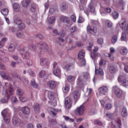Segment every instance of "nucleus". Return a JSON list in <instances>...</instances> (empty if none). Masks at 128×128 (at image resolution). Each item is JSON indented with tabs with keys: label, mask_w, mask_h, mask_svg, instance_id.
I'll use <instances>...</instances> for the list:
<instances>
[{
	"label": "nucleus",
	"mask_w": 128,
	"mask_h": 128,
	"mask_svg": "<svg viewBox=\"0 0 128 128\" xmlns=\"http://www.w3.org/2000/svg\"><path fill=\"white\" fill-rule=\"evenodd\" d=\"M88 8H89L90 11L91 12H94L95 11V8L94 7L91 5V4H90L88 6Z\"/></svg>",
	"instance_id": "44"
},
{
	"label": "nucleus",
	"mask_w": 128,
	"mask_h": 128,
	"mask_svg": "<svg viewBox=\"0 0 128 128\" xmlns=\"http://www.w3.org/2000/svg\"><path fill=\"white\" fill-rule=\"evenodd\" d=\"M117 36H114L112 38V42L113 44L115 43L117 41Z\"/></svg>",
	"instance_id": "50"
},
{
	"label": "nucleus",
	"mask_w": 128,
	"mask_h": 128,
	"mask_svg": "<svg viewBox=\"0 0 128 128\" xmlns=\"http://www.w3.org/2000/svg\"><path fill=\"white\" fill-rule=\"evenodd\" d=\"M85 52L84 50H80L78 54V58L80 59L83 58L85 56Z\"/></svg>",
	"instance_id": "24"
},
{
	"label": "nucleus",
	"mask_w": 128,
	"mask_h": 128,
	"mask_svg": "<svg viewBox=\"0 0 128 128\" xmlns=\"http://www.w3.org/2000/svg\"><path fill=\"white\" fill-rule=\"evenodd\" d=\"M120 25V28L125 30L126 33L128 34V23H127L126 21L125 20L122 22Z\"/></svg>",
	"instance_id": "6"
},
{
	"label": "nucleus",
	"mask_w": 128,
	"mask_h": 128,
	"mask_svg": "<svg viewBox=\"0 0 128 128\" xmlns=\"http://www.w3.org/2000/svg\"><path fill=\"white\" fill-rule=\"evenodd\" d=\"M75 77L72 75L68 76V80L69 82H72L75 80Z\"/></svg>",
	"instance_id": "41"
},
{
	"label": "nucleus",
	"mask_w": 128,
	"mask_h": 128,
	"mask_svg": "<svg viewBox=\"0 0 128 128\" xmlns=\"http://www.w3.org/2000/svg\"><path fill=\"white\" fill-rule=\"evenodd\" d=\"M87 29L88 32L91 34L93 33H96L97 32V28L96 27H94L92 28L90 26H88Z\"/></svg>",
	"instance_id": "19"
},
{
	"label": "nucleus",
	"mask_w": 128,
	"mask_h": 128,
	"mask_svg": "<svg viewBox=\"0 0 128 128\" xmlns=\"http://www.w3.org/2000/svg\"><path fill=\"white\" fill-rule=\"evenodd\" d=\"M11 74L13 77H16L20 80V81L21 80L20 78L16 72H12Z\"/></svg>",
	"instance_id": "39"
},
{
	"label": "nucleus",
	"mask_w": 128,
	"mask_h": 128,
	"mask_svg": "<svg viewBox=\"0 0 128 128\" xmlns=\"http://www.w3.org/2000/svg\"><path fill=\"white\" fill-rule=\"evenodd\" d=\"M73 95L74 98L76 99V100H78L80 96V94L78 91L75 90L73 93Z\"/></svg>",
	"instance_id": "25"
},
{
	"label": "nucleus",
	"mask_w": 128,
	"mask_h": 128,
	"mask_svg": "<svg viewBox=\"0 0 128 128\" xmlns=\"http://www.w3.org/2000/svg\"><path fill=\"white\" fill-rule=\"evenodd\" d=\"M90 56L92 59L94 60L98 57V54L95 52L92 51L90 52Z\"/></svg>",
	"instance_id": "31"
},
{
	"label": "nucleus",
	"mask_w": 128,
	"mask_h": 128,
	"mask_svg": "<svg viewBox=\"0 0 128 128\" xmlns=\"http://www.w3.org/2000/svg\"><path fill=\"white\" fill-rule=\"evenodd\" d=\"M65 105L66 109H68L71 107L72 102L71 99L69 97L66 98L65 99Z\"/></svg>",
	"instance_id": "8"
},
{
	"label": "nucleus",
	"mask_w": 128,
	"mask_h": 128,
	"mask_svg": "<svg viewBox=\"0 0 128 128\" xmlns=\"http://www.w3.org/2000/svg\"><path fill=\"white\" fill-rule=\"evenodd\" d=\"M0 74L2 77L4 79L9 80H10L11 79V78L9 77L4 71L0 72Z\"/></svg>",
	"instance_id": "16"
},
{
	"label": "nucleus",
	"mask_w": 128,
	"mask_h": 128,
	"mask_svg": "<svg viewBox=\"0 0 128 128\" xmlns=\"http://www.w3.org/2000/svg\"><path fill=\"white\" fill-rule=\"evenodd\" d=\"M19 28L21 29H22L24 28L25 27V25L22 22L18 26Z\"/></svg>",
	"instance_id": "54"
},
{
	"label": "nucleus",
	"mask_w": 128,
	"mask_h": 128,
	"mask_svg": "<svg viewBox=\"0 0 128 128\" xmlns=\"http://www.w3.org/2000/svg\"><path fill=\"white\" fill-rule=\"evenodd\" d=\"M30 84L34 88H37L38 86V84L36 83L35 80L32 79L30 82Z\"/></svg>",
	"instance_id": "27"
},
{
	"label": "nucleus",
	"mask_w": 128,
	"mask_h": 128,
	"mask_svg": "<svg viewBox=\"0 0 128 128\" xmlns=\"http://www.w3.org/2000/svg\"><path fill=\"white\" fill-rule=\"evenodd\" d=\"M97 42L98 44H102L103 43V40L102 38H99Z\"/></svg>",
	"instance_id": "64"
},
{
	"label": "nucleus",
	"mask_w": 128,
	"mask_h": 128,
	"mask_svg": "<svg viewBox=\"0 0 128 128\" xmlns=\"http://www.w3.org/2000/svg\"><path fill=\"white\" fill-rule=\"evenodd\" d=\"M16 35L17 37L20 38L22 37L23 36V33L21 31L18 32L16 33Z\"/></svg>",
	"instance_id": "46"
},
{
	"label": "nucleus",
	"mask_w": 128,
	"mask_h": 128,
	"mask_svg": "<svg viewBox=\"0 0 128 128\" xmlns=\"http://www.w3.org/2000/svg\"><path fill=\"white\" fill-rule=\"evenodd\" d=\"M126 33L124 32H122V36L121 37V39L122 40H125L126 38Z\"/></svg>",
	"instance_id": "47"
},
{
	"label": "nucleus",
	"mask_w": 128,
	"mask_h": 128,
	"mask_svg": "<svg viewBox=\"0 0 128 128\" xmlns=\"http://www.w3.org/2000/svg\"><path fill=\"white\" fill-rule=\"evenodd\" d=\"M48 98L51 100H53L55 98L54 93L51 91H49L48 92Z\"/></svg>",
	"instance_id": "26"
},
{
	"label": "nucleus",
	"mask_w": 128,
	"mask_h": 128,
	"mask_svg": "<svg viewBox=\"0 0 128 128\" xmlns=\"http://www.w3.org/2000/svg\"><path fill=\"white\" fill-rule=\"evenodd\" d=\"M34 36L36 38H38L40 39H42L43 38V36L40 34H35Z\"/></svg>",
	"instance_id": "56"
},
{
	"label": "nucleus",
	"mask_w": 128,
	"mask_h": 128,
	"mask_svg": "<svg viewBox=\"0 0 128 128\" xmlns=\"http://www.w3.org/2000/svg\"><path fill=\"white\" fill-rule=\"evenodd\" d=\"M19 98L20 100L22 102H25L27 100L26 98L22 97H19Z\"/></svg>",
	"instance_id": "62"
},
{
	"label": "nucleus",
	"mask_w": 128,
	"mask_h": 128,
	"mask_svg": "<svg viewBox=\"0 0 128 128\" xmlns=\"http://www.w3.org/2000/svg\"><path fill=\"white\" fill-rule=\"evenodd\" d=\"M110 71L112 73H113L115 72L116 70L114 66L113 65H111L110 67Z\"/></svg>",
	"instance_id": "40"
},
{
	"label": "nucleus",
	"mask_w": 128,
	"mask_h": 128,
	"mask_svg": "<svg viewBox=\"0 0 128 128\" xmlns=\"http://www.w3.org/2000/svg\"><path fill=\"white\" fill-rule=\"evenodd\" d=\"M13 8L14 10L16 12H18L20 10V7L17 3H15L13 5Z\"/></svg>",
	"instance_id": "36"
},
{
	"label": "nucleus",
	"mask_w": 128,
	"mask_h": 128,
	"mask_svg": "<svg viewBox=\"0 0 128 128\" xmlns=\"http://www.w3.org/2000/svg\"><path fill=\"white\" fill-rule=\"evenodd\" d=\"M89 46H88L87 48L88 50L90 51L92 46H93V44L92 42H89Z\"/></svg>",
	"instance_id": "58"
},
{
	"label": "nucleus",
	"mask_w": 128,
	"mask_h": 128,
	"mask_svg": "<svg viewBox=\"0 0 128 128\" xmlns=\"http://www.w3.org/2000/svg\"><path fill=\"white\" fill-rule=\"evenodd\" d=\"M11 101L13 104H15L18 101L16 97H13L11 99Z\"/></svg>",
	"instance_id": "49"
},
{
	"label": "nucleus",
	"mask_w": 128,
	"mask_h": 128,
	"mask_svg": "<svg viewBox=\"0 0 128 128\" xmlns=\"http://www.w3.org/2000/svg\"><path fill=\"white\" fill-rule=\"evenodd\" d=\"M58 42L59 44L60 45H61V43L62 42H64V40L63 38H60V37L58 38Z\"/></svg>",
	"instance_id": "63"
},
{
	"label": "nucleus",
	"mask_w": 128,
	"mask_h": 128,
	"mask_svg": "<svg viewBox=\"0 0 128 128\" xmlns=\"http://www.w3.org/2000/svg\"><path fill=\"white\" fill-rule=\"evenodd\" d=\"M30 10L32 12H35L36 10V5L34 3L32 4Z\"/></svg>",
	"instance_id": "34"
},
{
	"label": "nucleus",
	"mask_w": 128,
	"mask_h": 128,
	"mask_svg": "<svg viewBox=\"0 0 128 128\" xmlns=\"http://www.w3.org/2000/svg\"><path fill=\"white\" fill-rule=\"evenodd\" d=\"M1 12L3 15L5 16L8 15V9L5 8L2 10Z\"/></svg>",
	"instance_id": "38"
},
{
	"label": "nucleus",
	"mask_w": 128,
	"mask_h": 128,
	"mask_svg": "<svg viewBox=\"0 0 128 128\" xmlns=\"http://www.w3.org/2000/svg\"><path fill=\"white\" fill-rule=\"evenodd\" d=\"M111 16L115 20L118 18L119 14L116 11H114L112 12Z\"/></svg>",
	"instance_id": "30"
},
{
	"label": "nucleus",
	"mask_w": 128,
	"mask_h": 128,
	"mask_svg": "<svg viewBox=\"0 0 128 128\" xmlns=\"http://www.w3.org/2000/svg\"><path fill=\"white\" fill-rule=\"evenodd\" d=\"M77 28L76 26H74L72 27L70 29V31L71 33H74L77 31Z\"/></svg>",
	"instance_id": "45"
},
{
	"label": "nucleus",
	"mask_w": 128,
	"mask_h": 128,
	"mask_svg": "<svg viewBox=\"0 0 128 128\" xmlns=\"http://www.w3.org/2000/svg\"><path fill=\"white\" fill-rule=\"evenodd\" d=\"M13 124L14 125H18L20 123V120L18 117L16 116H14L12 118Z\"/></svg>",
	"instance_id": "14"
},
{
	"label": "nucleus",
	"mask_w": 128,
	"mask_h": 128,
	"mask_svg": "<svg viewBox=\"0 0 128 128\" xmlns=\"http://www.w3.org/2000/svg\"><path fill=\"white\" fill-rule=\"evenodd\" d=\"M48 60L46 58H42L40 59V64L42 66L45 65L47 64Z\"/></svg>",
	"instance_id": "22"
},
{
	"label": "nucleus",
	"mask_w": 128,
	"mask_h": 128,
	"mask_svg": "<svg viewBox=\"0 0 128 128\" xmlns=\"http://www.w3.org/2000/svg\"><path fill=\"white\" fill-rule=\"evenodd\" d=\"M8 86V88L6 89H8L7 92H6V96L3 98L1 100V102L3 103H6L8 99L13 94V91L14 89L13 88V86L10 84H5V86Z\"/></svg>",
	"instance_id": "1"
},
{
	"label": "nucleus",
	"mask_w": 128,
	"mask_h": 128,
	"mask_svg": "<svg viewBox=\"0 0 128 128\" xmlns=\"http://www.w3.org/2000/svg\"><path fill=\"white\" fill-rule=\"evenodd\" d=\"M40 106V105L38 103H36L34 104L33 107L36 113H38L39 112Z\"/></svg>",
	"instance_id": "20"
},
{
	"label": "nucleus",
	"mask_w": 128,
	"mask_h": 128,
	"mask_svg": "<svg viewBox=\"0 0 128 128\" xmlns=\"http://www.w3.org/2000/svg\"><path fill=\"white\" fill-rule=\"evenodd\" d=\"M85 109V108L84 106L83 105H82L75 110V114L78 116L81 115L83 114Z\"/></svg>",
	"instance_id": "5"
},
{
	"label": "nucleus",
	"mask_w": 128,
	"mask_h": 128,
	"mask_svg": "<svg viewBox=\"0 0 128 128\" xmlns=\"http://www.w3.org/2000/svg\"><path fill=\"white\" fill-rule=\"evenodd\" d=\"M74 67V66L71 63H69L68 64L65 66V68L66 69L73 68Z\"/></svg>",
	"instance_id": "42"
},
{
	"label": "nucleus",
	"mask_w": 128,
	"mask_h": 128,
	"mask_svg": "<svg viewBox=\"0 0 128 128\" xmlns=\"http://www.w3.org/2000/svg\"><path fill=\"white\" fill-rule=\"evenodd\" d=\"M22 22V21L21 20L19 19H16L15 21V23L17 24L18 25V26Z\"/></svg>",
	"instance_id": "60"
},
{
	"label": "nucleus",
	"mask_w": 128,
	"mask_h": 128,
	"mask_svg": "<svg viewBox=\"0 0 128 128\" xmlns=\"http://www.w3.org/2000/svg\"><path fill=\"white\" fill-rule=\"evenodd\" d=\"M112 128H121V120H118L117 121L112 122Z\"/></svg>",
	"instance_id": "11"
},
{
	"label": "nucleus",
	"mask_w": 128,
	"mask_h": 128,
	"mask_svg": "<svg viewBox=\"0 0 128 128\" xmlns=\"http://www.w3.org/2000/svg\"><path fill=\"white\" fill-rule=\"evenodd\" d=\"M99 92L102 94L106 95V93L108 92V89L106 86H102L98 89Z\"/></svg>",
	"instance_id": "10"
},
{
	"label": "nucleus",
	"mask_w": 128,
	"mask_h": 128,
	"mask_svg": "<svg viewBox=\"0 0 128 128\" xmlns=\"http://www.w3.org/2000/svg\"><path fill=\"white\" fill-rule=\"evenodd\" d=\"M122 116L123 117L127 116L128 115L127 110L126 108L124 107L122 108L121 112Z\"/></svg>",
	"instance_id": "29"
},
{
	"label": "nucleus",
	"mask_w": 128,
	"mask_h": 128,
	"mask_svg": "<svg viewBox=\"0 0 128 128\" xmlns=\"http://www.w3.org/2000/svg\"><path fill=\"white\" fill-rule=\"evenodd\" d=\"M55 17L54 16H52L48 18V22L50 24H54L55 21Z\"/></svg>",
	"instance_id": "28"
},
{
	"label": "nucleus",
	"mask_w": 128,
	"mask_h": 128,
	"mask_svg": "<svg viewBox=\"0 0 128 128\" xmlns=\"http://www.w3.org/2000/svg\"><path fill=\"white\" fill-rule=\"evenodd\" d=\"M113 89L114 90L115 95L118 98H120L122 96L123 92L122 90L118 88L116 86H114Z\"/></svg>",
	"instance_id": "4"
},
{
	"label": "nucleus",
	"mask_w": 128,
	"mask_h": 128,
	"mask_svg": "<svg viewBox=\"0 0 128 128\" xmlns=\"http://www.w3.org/2000/svg\"><path fill=\"white\" fill-rule=\"evenodd\" d=\"M95 74H100L102 76H103L104 74V72L102 69L100 68H99L98 70L96 69V66L95 67Z\"/></svg>",
	"instance_id": "21"
},
{
	"label": "nucleus",
	"mask_w": 128,
	"mask_h": 128,
	"mask_svg": "<svg viewBox=\"0 0 128 128\" xmlns=\"http://www.w3.org/2000/svg\"><path fill=\"white\" fill-rule=\"evenodd\" d=\"M49 11L52 14H54L58 11V8L56 6L51 8L50 9Z\"/></svg>",
	"instance_id": "23"
},
{
	"label": "nucleus",
	"mask_w": 128,
	"mask_h": 128,
	"mask_svg": "<svg viewBox=\"0 0 128 128\" xmlns=\"http://www.w3.org/2000/svg\"><path fill=\"white\" fill-rule=\"evenodd\" d=\"M110 53L108 54L107 53L105 54V55L109 57L110 60H113L114 59V57L112 55L113 53H114L115 50L114 48H110Z\"/></svg>",
	"instance_id": "13"
},
{
	"label": "nucleus",
	"mask_w": 128,
	"mask_h": 128,
	"mask_svg": "<svg viewBox=\"0 0 128 128\" xmlns=\"http://www.w3.org/2000/svg\"><path fill=\"white\" fill-rule=\"evenodd\" d=\"M28 49L27 47L24 48L21 50L20 53L22 54V56L24 59L27 62V64L29 66H30L32 64V62L29 59L30 55L28 52Z\"/></svg>",
	"instance_id": "2"
},
{
	"label": "nucleus",
	"mask_w": 128,
	"mask_h": 128,
	"mask_svg": "<svg viewBox=\"0 0 128 128\" xmlns=\"http://www.w3.org/2000/svg\"><path fill=\"white\" fill-rule=\"evenodd\" d=\"M21 110L23 113L28 114H29L30 109L28 107L24 106L22 108Z\"/></svg>",
	"instance_id": "17"
},
{
	"label": "nucleus",
	"mask_w": 128,
	"mask_h": 128,
	"mask_svg": "<svg viewBox=\"0 0 128 128\" xmlns=\"http://www.w3.org/2000/svg\"><path fill=\"white\" fill-rule=\"evenodd\" d=\"M1 113L4 117V120L8 124L10 122V114L6 110H2L1 112Z\"/></svg>",
	"instance_id": "3"
},
{
	"label": "nucleus",
	"mask_w": 128,
	"mask_h": 128,
	"mask_svg": "<svg viewBox=\"0 0 128 128\" xmlns=\"http://www.w3.org/2000/svg\"><path fill=\"white\" fill-rule=\"evenodd\" d=\"M70 88V86L68 84H66L62 88V90L64 92L66 93L68 92Z\"/></svg>",
	"instance_id": "33"
},
{
	"label": "nucleus",
	"mask_w": 128,
	"mask_h": 128,
	"mask_svg": "<svg viewBox=\"0 0 128 128\" xmlns=\"http://www.w3.org/2000/svg\"><path fill=\"white\" fill-rule=\"evenodd\" d=\"M35 48V46L32 44H31L29 46V48L31 50H34Z\"/></svg>",
	"instance_id": "61"
},
{
	"label": "nucleus",
	"mask_w": 128,
	"mask_h": 128,
	"mask_svg": "<svg viewBox=\"0 0 128 128\" xmlns=\"http://www.w3.org/2000/svg\"><path fill=\"white\" fill-rule=\"evenodd\" d=\"M17 95L19 96H21L23 94V92L22 90L20 89H18L16 91Z\"/></svg>",
	"instance_id": "55"
},
{
	"label": "nucleus",
	"mask_w": 128,
	"mask_h": 128,
	"mask_svg": "<svg viewBox=\"0 0 128 128\" xmlns=\"http://www.w3.org/2000/svg\"><path fill=\"white\" fill-rule=\"evenodd\" d=\"M59 19L61 22H65L68 24L69 22V18L61 15L59 18Z\"/></svg>",
	"instance_id": "12"
},
{
	"label": "nucleus",
	"mask_w": 128,
	"mask_h": 128,
	"mask_svg": "<svg viewBox=\"0 0 128 128\" xmlns=\"http://www.w3.org/2000/svg\"><path fill=\"white\" fill-rule=\"evenodd\" d=\"M48 87L50 89H54L56 86V82L54 81L50 80L47 83Z\"/></svg>",
	"instance_id": "9"
},
{
	"label": "nucleus",
	"mask_w": 128,
	"mask_h": 128,
	"mask_svg": "<svg viewBox=\"0 0 128 128\" xmlns=\"http://www.w3.org/2000/svg\"><path fill=\"white\" fill-rule=\"evenodd\" d=\"M66 35L65 32L62 30H61L58 33V35L62 36V37Z\"/></svg>",
	"instance_id": "52"
},
{
	"label": "nucleus",
	"mask_w": 128,
	"mask_h": 128,
	"mask_svg": "<svg viewBox=\"0 0 128 128\" xmlns=\"http://www.w3.org/2000/svg\"><path fill=\"white\" fill-rule=\"evenodd\" d=\"M37 46L39 48H40L44 50V52H46L48 50V46L46 43L43 42H41L38 44Z\"/></svg>",
	"instance_id": "7"
},
{
	"label": "nucleus",
	"mask_w": 128,
	"mask_h": 128,
	"mask_svg": "<svg viewBox=\"0 0 128 128\" xmlns=\"http://www.w3.org/2000/svg\"><path fill=\"white\" fill-rule=\"evenodd\" d=\"M46 74L44 71L42 70L40 73V76L41 78H43L45 76Z\"/></svg>",
	"instance_id": "53"
},
{
	"label": "nucleus",
	"mask_w": 128,
	"mask_h": 128,
	"mask_svg": "<svg viewBox=\"0 0 128 128\" xmlns=\"http://www.w3.org/2000/svg\"><path fill=\"white\" fill-rule=\"evenodd\" d=\"M8 49L10 52L13 51L15 50V46L14 44H11L9 46Z\"/></svg>",
	"instance_id": "37"
},
{
	"label": "nucleus",
	"mask_w": 128,
	"mask_h": 128,
	"mask_svg": "<svg viewBox=\"0 0 128 128\" xmlns=\"http://www.w3.org/2000/svg\"><path fill=\"white\" fill-rule=\"evenodd\" d=\"M54 74L56 76L60 77L61 74V70L58 67H57L54 69Z\"/></svg>",
	"instance_id": "15"
},
{
	"label": "nucleus",
	"mask_w": 128,
	"mask_h": 128,
	"mask_svg": "<svg viewBox=\"0 0 128 128\" xmlns=\"http://www.w3.org/2000/svg\"><path fill=\"white\" fill-rule=\"evenodd\" d=\"M106 63V61L102 59L100 60L99 63L100 66H102L105 64Z\"/></svg>",
	"instance_id": "57"
},
{
	"label": "nucleus",
	"mask_w": 128,
	"mask_h": 128,
	"mask_svg": "<svg viewBox=\"0 0 128 128\" xmlns=\"http://www.w3.org/2000/svg\"><path fill=\"white\" fill-rule=\"evenodd\" d=\"M105 107L107 109L109 110L112 107V106L111 104H108L106 105Z\"/></svg>",
	"instance_id": "59"
},
{
	"label": "nucleus",
	"mask_w": 128,
	"mask_h": 128,
	"mask_svg": "<svg viewBox=\"0 0 128 128\" xmlns=\"http://www.w3.org/2000/svg\"><path fill=\"white\" fill-rule=\"evenodd\" d=\"M124 80V76H120L118 78V81L119 82H122Z\"/></svg>",
	"instance_id": "48"
},
{
	"label": "nucleus",
	"mask_w": 128,
	"mask_h": 128,
	"mask_svg": "<svg viewBox=\"0 0 128 128\" xmlns=\"http://www.w3.org/2000/svg\"><path fill=\"white\" fill-rule=\"evenodd\" d=\"M122 85L124 86H128V81L126 79L124 80L121 82Z\"/></svg>",
	"instance_id": "43"
},
{
	"label": "nucleus",
	"mask_w": 128,
	"mask_h": 128,
	"mask_svg": "<svg viewBox=\"0 0 128 128\" xmlns=\"http://www.w3.org/2000/svg\"><path fill=\"white\" fill-rule=\"evenodd\" d=\"M6 41V38H3L0 41V48H2Z\"/></svg>",
	"instance_id": "35"
},
{
	"label": "nucleus",
	"mask_w": 128,
	"mask_h": 128,
	"mask_svg": "<svg viewBox=\"0 0 128 128\" xmlns=\"http://www.w3.org/2000/svg\"><path fill=\"white\" fill-rule=\"evenodd\" d=\"M60 7L61 11H64L66 10L67 9L68 6L66 2H64L61 4Z\"/></svg>",
	"instance_id": "18"
},
{
	"label": "nucleus",
	"mask_w": 128,
	"mask_h": 128,
	"mask_svg": "<svg viewBox=\"0 0 128 128\" xmlns=\"http://www.w3.org/2000/svg\"><path fill=\"white\" fill-rule=\"evenodd\" d=\"M89 112L90 114H96V110L94 108H91Z\"/></svg>",
	"instance_id": "51"
},
{
	"label": "nucleus",
	"mask_w": 128,
	"mask_h": 128,
	"mask_svg": "<svg viewBox=\"0 0 128 128\" xmlns=\"http://www.w3.org/2000/svg\"><path fill=\"white\" fill-rule=\"evenodd\" d=\"M120 52L121 54L125 55L128 52V50L125 48H120Z\"/></svg>",
	"instance_id": "32"
}]
</instances>
